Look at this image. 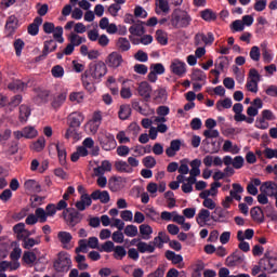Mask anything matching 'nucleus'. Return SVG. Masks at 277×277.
Instances as JSON below:
<instances>
[{"instance_id":"obj_64","label":"nucleus","mask_w":277,"mask_h":277,"mask_svg":"<svg viewBox=\"0 0 277 277\" xmlns=\"http://www.w3.org/2000/svg\"><path fill=\"white\" fill-rule=\"evenodd\" d=\"M264 156L266 157V159H277V149L266 147L264 149Z\"/></svg>"},{"instance_id":"obj_57","label":"nucleus","mask_w":277,"mask_h":277,"mask_svg":"<svg viewBox=\"0 0 277 277\" xmlns=\"http://www.w3.org/2000/svg\"><path fill=\"white\" fill-rule=\"evenodd\" d=\"M266 120L267 119H264V117L258 118L255 120V128L261 129L262 131L269 129V122H266Z\"/></svg>"},{"instance_id":"obj_53","label":"nucleus","mask_w":277,"mask_h":277,"mask_svg":"<svg viewBox=\"0 0 277 277\" xmlns=\"http://www.w3.org/2000/svg\"><path fill=\"white\" fill-rule=\"evenodd\" d=\"M115 248L116 246L114 245V242L111 240H107L106 242L101 245L100 252H114Z\"/></svg>"},{"instance_id":"obj_40","label":"nucleus","mask_w":277,"mask_h":277,"mask_svg":"<svg viewBox=\"0 0 277 277\" xmlns=\"http://www.w3.org/2000/svg\"><path fill=\"white\" fill-rule=\"evenodd\" d=\"M25 189H28V192H40L41 186L36 182L35 180H27L24 183Z\"/></svg>"},{"instance_id":"obj_49","label":"nucleus","mask_w":277,"mask_h":277,"mask_svg":"<svg viewBox=\"0 0 277 277\" xmlns=\"http://www.w3.org/2000/svg\"><path fill=\"white\" fill-rule=\"evenodd\" d=\"M13 47L15 49V55H17V57H21L23 49H25V41H23V39H16L13 43Z\"/></svg>"},{"instance_id":"obj_24","label":"nucleus","mask_w":277,"mask_h":277,"mask_svg":"<svg viewBox=\"0 0 277 277\" xmlns=\"http://www.w3.org/2000/svg\"><path fill=\"white\" fill-rule=\"evenodd\" d=\"M58 241L63 245V248L68 250V243L72 241V234L68 232H58L57 234Z\"/></svg>"},{"instance_id":"obj_1","label":"nucleus","mask_w":277,"mask_h":277,"mask_svg":"<svg viewBox=\"0 0 277 277\" xmlns=\"http://www.w3.org/2000/svg\"><path fill=\"white\" fill-rule=\"evenodd\" d=\"M107 75V65L103 61L92 62L83 72L81 81L88 92L94 90V83H101V79Z\"/></svg>"},{"instance_id":"obj_8","label":"nucleus","mask_w":277,"mask_h":277,"mask_svg":"<svg viewBox=\"0 0 277 277\" xmlns=\"http://www.w3.org/2000/svg\"><path fill=\"white\" fill-rule=\"evenodd\" d=\"M6 38H12L18 29V17L16 15H10L6 19L5 26Z\"/></svg>"},{"instance_id":"obj_43","label":"nucleus","mask_w":277,"mask_h":277,"mask_svg":"<svg viewBox=\"0 0 277 277\" xmlns=\"http://www.w3.org/2000/svg\"><path fill=\"white\" fill-rule=\"evenodd\" d=\"M64 28L62 26L54 27L53 38L60 44H64Z\"/></svg>"},{"instance_id":"obj_15","label":"nucleus","mask_w":277,"mask_h":277,"mask_svg":"<svg viewBox=\"0 0 277 277\" xmlns=\"http://www.w3.org/2000/svg\"><path fill=\"white\" fill-rule=\"evenodd\" d=\"M250 215H251L253 222H258L259 224H263V222H265V215L263 212V208H261L259 206L253 207L250 210Z\"/></svg>"},{"instance_id":"obj_6","label":"nucleus","mask_w":277,"mask_h":277,"mask_svg":"<svg viewBox=\"0 0 277 277\" xmlns=\"http://www.w3.org/2000/svg\"><path fill=\"white\" fill-rule=\"evenodd\" d=\"M243 261H246V255L241 251L236 250L226 258L225 265L227 267H237L239 265H243Z\"/></svg>"},{"instance_id":"obj_51","label":"nucleus","mask_w":277,"mask_h":277,"mask_svg":"<svg viewBox=\"0 0 277 277\" xmlns=\"http://www.w3.org/2000/svg\"><path fill=\"white\" fill-rule=\"evenodd\" d=\"M126 237H137V226L127 225L123 229Z\"/></svg>"},{"instance_id":"obj_41","label":"nucleus","mask_w":277,"mask_h":277,"mask_svg":"<svg viewBox=\"0 0 277 277\" xmlns=\"http://www.w3.org/2000/svg\"><path fill=\"white\" fill-rule=\"evenodd\" d=\"M131 116V106L129 105H121L119 109V118L120 120H128Z\"/></svg>"},{"instance_id":"obj_63","label":"nucleus","mask_w":277,"mask_h":277,"mask_svg":"<svg viewBox=\"0 0 277 277\" xmlns=\"http://www.w3.org/2000/svg\"><path fill=\"white\" fill-rule=\"evenodd\" d=\"M134 58L136 60V62H148V53L144 52L143 50H138L134 54Z\"/></svg>"},{"instance_id":"obj_42","label":"nucleus","mask_w":277,"mask_h":277,"mask_svg":"<svg viewBox=\"0 0 277 277\" xmlns=\"http://www.w3.org/2000/svg\"><path fill=\"white\" fill-rule=\"evenodd\" d=\"M55 148L58 155V161L61 166H66V148L60 146V144H55Z\"/></svg>"},{"instance_id":"obj_12","label":"nucleus","mask_w":277,"mask_h":277,"mask_svg":"<svg viewBox=\"0 0 277 277\" xmlns=\"http://www.w3.org/2000/svg\"><path fill=\"white\" fill-rule=\"evenodd\" d=\"M83 120V114L79 111L71 113L67 118L68 126L71 127V129H79Z\"/></svg>"},{"instance_id":"obj_20","label":"nucleus","mask_w":277,"mask_h":277,"mask_svg":"<svg viewBox=\"0 0 277 277\" xmlns=\"http://www.w3.org/2000/svg\"><path fill=\"white\" fill-rule=\"evenodd\" d=\"M211 212L207 209H201L196 217V222L199 226H207V222L210 221Z\"/></svg>"},{"instance_id":"obj_28","label":"nucleus","mask_w":277,"mask_h":277,"mask_svg":"<svg viewBox=\"0 0 277 277\" xmlns=\"http://www.w3.org/2000/svg\"><path fill=\"white\" fill-rule=\"evenodd\" d=\"M31 116V109L29 106L23 104L19 106V122H27L29 117Z\"/></svg>"},{"instance_id":"obj_39","label":"nucleus","mask_w":277,"mask_h":277,"mask_svg":"<svg viewBox=\"0 0 277 277\" xmlns=\"http://www.w3.org/2000/svg\"><path fill=\"white\" fill-rule=\"evenodd\" d=\"M47 145V140L44 136L39 137L32 145V150H36V153H41V150H44V146Z\"/></svg>"},{"instance_id":"obj_55","label":"nucleus","mask_w":277,"mask_h":277,"mask_svg":"<svg viewBox=\"0 0 277 277\" xmlns=\"http://www.w3.org/2000/svg\"><path fill=\"white\" fill-rule=\"evenodd\" d=\"M103 150H114L116 148V140L114 137L107 138V141H103L102 143Z\"/></svg>"},{"instance_id":"obj_11","label":"nucleus","mask_w":277,"mask_h":277,"mask_svg":"<svg viewBox=\"0 0 277 277\" xmlns=\"http://www.w3.org/2000/svg\"><path fill=\"white\" fill-rule=\"evenodd\" d=\"M122 62H124V60L122 58V54L118 52H111L106 57V64L108 65V68H120Z\"/></svg>"},{"instance_id":"obj_62","label":"nucleus","mask_w":277,"mask_h":277,"mask_svg":"<svg viewBox=\"0 0 277 277\" xmlns=\"http://www.w3.org/2000/svg\"><path fill=\"white\" fill-rule=\"evenodd\" d=\"M150 70L156 75H163L166 72V67H163V64L161 63H156L150 66Z\"/></svg>"},{"instance_id":"obj_32","label":"nucleus","mask_w":277,"mask_h":277,"mask_svg":"<svg viewBox=\"0 0 277 277\" xmlns=\"http://www.w3.org/2000/svg\"><path fill=\"white\" fill-rule=\"evenodd\" d=\"M122 181H124L122 179V176H118V177H111L108 181V187L111 192H118V189H120V185H122Z\"/></svg>"},{"instance_id":"obj_47","label":"nucleus","mask_w":277,"mask_h":277,"mask_svg":"<svg viewBox=\"0 0 277 277\" xmlns=\"http://www.w3.org/2000/svg\"><path fill=\"white\" fill-rule=\"evenodd\" d=\"M207 79V74L202 69H194L192 74V81H205Z\"/></svg>"},{"instance_id":"obj_9","label":"nucleus","mask_w":277,"mask_h":277,"mask_svg":"<svg viewBox=\"0 0 277 277\" xmlns=\"http://www.w3.org/2000/svg\"><path fill=\"white\" fill-rule=\"evenodd\" d=\"M170 70L173 75H176V77H185V74L187 72V64L175 58L170 65Z\"/></svg>"},{"instance_id":"obj_48","label":"nucleus","mask_w":277,"mask_h":277,"mask_svg":"<svg viewBox=\"0 0 277 277\" xmlns=\"http://www.w3.org/2000/svg\"><path fill=\"white\" fill-rule=\"evenodd\" d=\"M22 260L27 265H31V264L36 263V253L30 252V251H25L24 254H23Z\"/></svg>"},{"instance_id":"obj_58","label":"nucleus","mask_w":277,"mask_h":277,"mask_svg":"<svg viewBox=\"0 0 277 277\" xmlns=\"http://www.w3.org/2000/svg\"><path fill=\"white\" fill-rule=\"evenodd\" d=\"M51 72L55 79H62V77H64V67H62V65H56L52 68Z\"/></svg>"},{"instance_id":"obj_34","label":"nucleus","mask_w":277,"mask_h":277,"mask_svg":"<svg viewBox=\"0 0 277 277\" xmlns=\"http://www.w3.org/2000/svg\"><path fill=\"white\" fill-rule=\"evenodd\" d=\"M35 215L37 217V222H39L40 224H44L47 220H49L47 211L43 208H37L35 210Z\"/></svg>"},{"instance_id":"obj_35","label":"nucleus","mask_w":277,"mask_h":277,"mask_svg":"<svg viewBox=\"0 0 277 277\" xmlns=\"http://www.w3.org/2000/svg\"><path fill=\"white\" fill-rule=\"evenodd\" d=\"M66 102V93H60L52 101V107L54 109H60L62 105Z\"/></svg>"},{"instance_id":"obj_45","label":"nucleus","mask_w":277,"mask_h":277,"mask_svg":"<svg viewBox=\"0 0 277 277\" xmlns=\"http://www.w3.org/2000/svg\"><path fill=\"white\" fill-rule=\"evenodd\" d=\"M24 137L26 140H34L38 135V130L34 127H26L23 129Z\"/></svg>"},{"instance_id":"obj_59","label":"nucleus","mask_w":277,"mask_h":277,"mask_svg":"<svg viewBox=\"0 0 277 277\" xmlns=\"http://www.w3.org/2000/svg\"><path fill=\"white\" fill-rule=\"evenodd\" d=\"M143 166L145 168H155L157 166V160L153 156H147L143 159Z\"/></svg>"},{"instance_id":"obj_61","label":"nucleus","mask_w":277,"mask_h":277,"mask_svg":"<svg viewBox=\"0 0 277 277\" xmlns=\"http://www.w3.org/2000/svg\"><path fill=\"white\" fill-rule=\"evenodd\" d=\"M145 215L153 221L159 220V212L155 211V208H146Z\"/></svg>"},{"instance_id":"obj_17","label":"nucleus","mask_w":277,"mask_h":277,"mask_svg":"<svg viewBox=\"0 0 277 277\" xmlns=\"http://www.w3.org/2000/svg\"><path fill=\"white\" fill-rule=\"evenodd\" d=\"M92 206V198H90V195L82 194L80 197V200L76 202V209L78 211H85V207Z\"/></svg>"},{"instance_id":"obj_4","label":"nucleus","mask_w":277,"mask_h":277,"mask_svg":"<svg viewBox=\"0 0 277 277\" xmlns=\"http://www.w3.org/2000/svg\"><path fill=\"white\" fill-rule=\"evenodd\" d=\"M63 217L70 228H75L77 224H81V220H83V215H81L79 211L70 208L63 211Z\"/></svg>"},{"instance_id":"obj_16","label":"nucleus","mask_w":277,"mask_h":277,"mask_svg":"<svg viewBox=\"0 0 277 277\" xmlns=\"http://www.w3.org/2000/svg\"><path fill=\"white\" fill-rule=\"evenodd\" d=\"M129 31L131 34V36H144V34H146V28L144 27V22L142 21H136L135 24H133L132 26H130Z\"/></svg>"},{"instance_id":"obj_10","label":"nucleus","mask_w":277,"mask_h":277,"mask_svg":"<svg viewBox=\"0 0 277 277\" xmlns=\"http://www.w3.org/2000/svg\"><path fill=\"white\" fill-rule=\"evenodd\" d=\"M259 265H261L263 272H267V274H276L277 273V259H261L259 261Z\"/></svg>"},{"instance_id":"obj_2","label":"nucleus","mask_w":277,"mask_h":277,"mask_svg":"<svg viewBox=\"0 0 277 277\" xmlns=\"http://www.w3.org/2000/svg\"><path fill=\"white\" fill-rule=\"evenodd\" d=\"M170 24L174 29H187L192 25V15L185 10L175 9L171 14Z\"/></svg>"},{"instance_id":"obj_46","label":"nucleus","mask_w":277,"mask_h":277,"mask_svg":"<svg viewBox=\"0 0 277 277\" xmlns=\"http://www.w3.org/2000/svg\"><path fill=\"white\" fill-rule=\"evenodd\" d=\"M21 103H23V95L17 94L14 95L11 101L8 103L9 107H10V111H12L14 108L18 107L21 105Z\"/></svg>"},{"instance_id":"obj_50","label":"nucleus","mask_w":277,"mask_h":277,"mask_svg":"<svg viewBox=\"0 0 277 277\" xmlns=\"http://www.w3.org/2000/svg\"><path fill=\"white\" fill-rule=\"evenodd\" d=\"M249 56L253 62H259L261 60V49L258 45H253L250 50Z\"/></svg>"},{"instance_id":"obj_37","label":"nucleus","mask_w":277,"mask_h":277,"mask_svg":"<svg viewBox=\"0 0 277 277\" xmlns=\"http://www.w3.org/2000/svg\"><path fill=\"white\" fill-rule=\"evenodd\" d=\"M88 239H80L78 241V247L75 249L76 254H88Z\"/></svg>"},{"instance_id":"obj_60","label":"nucleus","mask_w":277,"mask_h":277,"mask_svg":"<svg viewBox=\"0 0 277 277\" xmlns=\"http://www.w3.org/2000/svg\"><path fill=\"white\" fill-rule=\"evenodd\" d=\"M69 101H71V103H83V93L81 92L70 93Z\"/></svg>"},{"instance_id":"obj_54","label":"nucleus","mask_w":277,"mask_h":277,"mask_svg":"<svg viewBox=\"0 0 277 277\" xmlns=\"http://www.w3.org/2000/svg\"><path fill=\"white\" fill-rule=\"evenodd\" d=\"M233 189L229 192V197L232 199H235L237 195L243 194V188L241 187V184L234 183L232 185Z\"/></svg>"},{"instance_id":"obj_33","label":"nucleus","mask_w":277,"mask_h":277,"mask_svg":"<svg viewBox=\"0 0 277 277\" xmlns=\"http://www.w3.org/2000/svg\"><path fill=\"white\" fill-rule=\"evenodd\" d=\"M69 43L74 47H80V44H83V42H85V37H81L75 32H71L69 35Z\"/></svg>"},{"instance_id":"obj_18","label":"nucleus","mask_w":277,"mask_h":277,"mask_svg":"<svg viewBox=\"0 0 277 277\" xmlns=\"http://www.w3.org/2000/svg\"><path fill=\"white\" fill-rule=\"evenodd\" d=\"M42 17L37 16L34 22L28 26L27 31L29 36H38L40 32V25H42Z\"/></svg>"},{"instance_id":"obj_29","label":"nucleus","mask_w":277,"mask_h":277,"mask_svg":"<svg viewBox=\"0 0 277 277\" xmlns=\"http://www.w3.org/2000/svg\"><path fill=\"white\" fill-rule=\"evenodd\" d=\"M117 49L121 51L122 53L131 50V42H129V39L121 37L117 40Z\"/></svg>"},{"instance_id":"obj_30","label":"nucleus","mask_w":277,"mask_h":277,"mask_svg":"<svg viewBox=\"0 0 277 277\" xmlns=\"http://www.w3.org/2000/svg\"><path fill=\"white\" fill-rule=\"evenodd\" d=\"M200 166H202V161L200 159H194L190 161V176H200Z\"/></svg>"},{"instance_id":"obj_23","label":"nucleus","mask_w":277,"mask_h":277,"mask_svg":"<svg viewBox=\"0 0 277 277\" xmlns=\"http://www.w3.org/2000/svg\"><path fill=\"white\" fill-rule=\"evenodd\" d=\"M115 169L117 172H124L126 174H132L133 168L124 160H117L115 162Z\"/></svg>"},{"instance_id":"obj_26","label":"nucleus","mask_w":277,"mask_h":277,"mask_svg":"<svg viewBox=\"0 0 277 277\" xmlns=\"http://www.w3.org/2000/svg\"><path fill=\"white\" fill-rule=\"evenodd\" d=\"M115 3L110 4L108 6V13L111 14L114 17L118 16V12L122 10V6L124 3H127V0H114Z\"/></svg>"},{"instance_id":"obj_38","label":"nucleus","mask_w":277,"mask_h":277,"mask_svg":"<svg viewBox=\"0 0 277 277\" xmlns=\"http://www.w3.org/2000/svg\"><path fill=\"white\" fill-rule=\"evenodd\" d=\"M113 252H115L114 259H116L117 261H122V259H124V256H127V249H124V247H122V246L115 247Z\"/></svg>"},{"instance_id":"obj_19","label":"nucleus","mask_w":277,"mask_h":277,"mask_svg":"<svg viewBox=\"0 0 277 277\" xmlns=\"http://www.w3.org/2000/svg\"><path fill=\"white\" fill-rule=\"evenodd\" d=\"M179 150H181V140H172L170 146L166 149V155L168 157H175Z\"/></svg>"},{"instance_id":"obj_36","label":"nucleus","mask_w":277,"mask_h":277,"mask_svg":"<svg viewBox=\"0 0 277 277\" xmlns=\"http://www.w3.org/2000/svg\"><path fill=\"white\" fill-rule=\"evenodd\" d=\"M40 237L37 238H26L25 242L22 245L25 250H31L34 246H40Z\"/></svg>"},{"instance_id":"obj_52","label":"nucleus","mask_w":277,"mask_h":277,"mask_svg":"<svg viewBox=\"0 0 277 277\" xmlns=\"http://www.w3.org/2000/svg\"><path fill=\"white\" fill-rule=\"evenodd\" d=\"M215 68L219 70H224L226 66H228V57L226 56H220L214 64Z\"/></svg>"},{"instance_id":"obj_7","label":"nucleus","mask_w":277,"mask_h":277,"mask_svg":"<svg viewBox=\"0 0 277 277\" xmlns=\"http://www.w3.org/2000/svg\"><path fill=\"white\" fill-rule=\"evenodd\" d=\"M57 50V42L55 39L45 40L43 42L42 54L36 57V62H42V60H47L49 53H53Z\"/></svg>"},{"instance_id":"obj_3","label":"nucleus","mask_w":277,"mask_h":277,"mask_svg":"<svg viewBox=\"0 0 277 277\" xmlns=\"http://www.w3.org/2000/svg\"><path fill=\"white\" fill-rule=\"evenodd\" d=\"M72 265V260L67 252H60L57 260L54 262V269L61 274H66Z\"/></svg>"},{"instance_id":"obj_22","label":"nucleus","mask_w":277,"mask_h":277,"mask_svg":"<svg viewBox=\"0 0 277 277\" xmlns=\"http://www.w3.org/2000/svg\"><path fill=\"white\" fill-rule=\"evenodd\" d=\"M8 88L12 92H23L24 90H27L28 84L22 80H14L13 82L9 83Z\"/></svg>"},{"instance_id":"obj_44","label":"nucleus","mask_w":277,"mask_h":277,"mask_svg":"<svg viewBox=\"0 0 277 277\" xmlns=\"http://www.w3.org/2000/svg\"><path fill=\"white\" fill-rule=\"evenodd\" d=\"M156 40L158 44L166 47L168 44V35H166V31L159 29L156 31Z\"/></svg>"},{"instance_id":"obj_14","label":"nucleus","mask_w":277,"mask_h":277,"mask_svg":"<svg viewBox=\"0 0 277 277\" xmlns=\"http://www.w3.org/2000/svg\"><path fill=\"white\" fill-rule=\"evenodd\" d=\"M200 41L205 42V44H213L215 42V37L213 36V32L205 34H197L195 36V44L196 47L200 45Z\"/></svg>"},{"instance_id":"obj_31","label":"nucleus","mask_w":277,"mask_h":277,"mask_svg":"<svg viewBox=\"0 0 277 277\" xmlns=\"http://www.w3.org/2000/svg\"><path fill=\"white\" fill-rule=\"evenodd\" d=\"M200 16L207 23H211V21H216L217 18V14H215V12H213V10L211 9H206L201 11Z\"/></svg>"},{"instance_id":"obj_56","label":"nucleus","mask_w":277,"mask_h":277,"mask_svg":"<svg viewBox=\"0 0 277 277\" xmlns=\"http://www.w3.org/2000/svg\"><path fill=\"white\" fill-rule=\"evenodd\" d=\"M249 81H255L256 83L261 82V74H259V70L256 68H251L249 70Z\"/></svg>"},{"instance_id":"obj_21","label":"nucleus","mask_w":277,"mask_h":277,"mask_svg":"<svg viewBox=\"0 0 277 277\" xmlns=\"http://www.w3.org/2000/svg\"><path fill=\"white\" fill-rule=\"evenodd\" d=\"M49 90H41L37 93V96L34 97V103L36 105H44V103H49L50 96Z\"/></svg>"},{"instance_id":"obj_25","label":"nucleus","mask_w":277,"mask_h":277,"mask_svg":"<svg viewBox=\"0 0 277 277\" xmlns=\"http://www.w3.org/2000/svg\"><path fill=\"white\" fill-rule=\"evenodd\" d=\"M137 251L141 252V254H146V252H148V254H153V252H155V246L153 245V242H144V241H140L136 245Z\"/></svg>"},{"instance_id":"obj_27","label":"nucleus","mask_w":277,"mask_h":277,"mask_svg":"<svg viewBox=\"0 0 277 277\" xmlns=\"http://www.w3.org/2000/svg\"><path fill=\"white\" fill-rule=\"evenodd\" d=\"M101 122H103V115L101 114V111H95L93 114L92 120L90 121V127L92 131H98Z\"/></svg>"},{"instance_id":"obj_5","label":"nucleus","mask_w":277,"mask_h":277,"mask_svg":"<svg viewBox=\"0 0 277 277\" xmlns=\"http://www.w3.org/2000/svg\"><path fill=\"white\" fill-rule=\"evenodd\" d=\"M260 192L269 198H275V207H277V184L273 181L262 183Z\"/></svg>"},{"instance_id":"obj_13","label":"nucleus","mask_w":277,"mask_h":277,"mask_svg":"<svg viewBox=\"0 0 277 277\" xmlns=\"http://www.w3.org/2000/svg\"><path fill=\"white\" fill-rule=\"evenodd\" d=\"M137 93L148 103L150 101V94L153 93V87H150L147 81H143L138 84Z\"/></svg>"}]
</instances>
